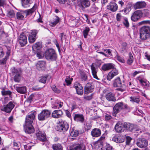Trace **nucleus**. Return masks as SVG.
<instances>
[{
  "label": "nucleus",
  "instance_id": "f257e3e1",
  "mask_svg": "<svg viewBox=\"0 0 150 150\" xmlns=\"http://www.w3.org/2000/svg\"><path fill=\"white\" fill-rule=\"evenodd\" d=\"M140 38L143 40H145L150 38L149 27L144 26L141 28L140 30Z\"/></svg>",
  "mask_w": 150,
  "mask_h": 150
},
{
  "label": "nucleus",
  "instance_id": "f03ea898",
  "mask_svg": "<svg viewBox=\"0 0 150 150\" xmlns=\"http://www.w3.org/2000/svg\"><path fill=\"white\" fill-rule=\"evenodd\" d=\"M125 128L127 131L136 132L137 133H141L142 131L139 129L138 126L136 125L129 123H125Z\"/></svg>",
  "mask_w": 150,
  "mask_h": 150
},
{
  "label": "nucleus",
  "instance_id": "7ed1b4c3",
  "mask_svg": "<svg viewBox=\"0 0 150 150\" xmlns=\"http://www.w3.org/2000/svg\"><path fill=\"white\" fill-rule=\"evenodd\" d=\"M127 108V105H124L122 102H119L116 103L113 108L112 112L113 115L116 117L117 114L121 110Z\"/></svg>",
  "mask_w": 150,
  "mask_h": 150
},
{
  "label": "nucleus",
  "instance_id": "20e7f679",
  "mask_svg": "<svg viewBox=\"0 0 150 150\" xmlns=\"http://www.w3.org/2000/svg\"><path fill=\"white\" fill-rule=\"evenodd\" d=\"M45 57L47 60L53 61L55 60L57 57L55 51L52 49H49L46 51Z\"/></svg>",
  "mask_w": 150,
  "mask_h": 150
},
{
  "label": "nucleus",
  "instance_id": "39448f33",
  "mask_svg": "<svg viewBox=\"0 0 150 150\" xmlns=\"http://www.w3.org/2000/svg\"><path fill=\"white\" fill-rule=\"evenodd\" d=\"M113 86L114 87H120L117 89V90L123 92L126 89V86L124 84H122V81L120 78L118 77L115 79L113 81Z\"/></svg>",
  "mask_w": 150,
  "mask_h": 150
},
{
  "label": "nucleus",
  "instance_id": "423d86ee",
  "mask_svg": "<svg viewBox=\"0 0 150 150\" xmlns=\"http://www.w3.org/2000/svg\"><path fill=\"white\" fill-rule=\"evenodd\" d=\"M51 112L48 110H43L41 112L38 114V118L39 120L42 121L49 118L50 116Z\"/></svg>",
  "mask_w": 150,
  "mask_h": 150
},
{
  "label": "nucleus",
  "instance_id": "0eeeda50",
  "mask_svg": "<svg viewBox=\"0 0 150 150\" xmlns=\"http://www.w3.org/2000/svg\"><path fill=\"white\" fill-rule=\"evenodd\" d=\"M69 128L68 124L65 121L62 120L59 121V124L57 127V130L60 132L65 131Z\"/></svg>",
  "mask_w": 150,
  "mask_h": 150
},
{
  "label": "nucleus",
  "instance_id": "6e6552de",
  "mask_svg": "<svg viewBox=\"0 0 150 150\" xmlns=\"http://www.w3.org/2000/svg\"><path fill=\"white\" fill-rule=\"evenodd\" d=\"M12 72L14 74H15L13 78L14 81L16 82H19L21 79V69L14 68L12 70Z\"/></svg>",
  "mask_w": 150,
  "mask_h": 150
},
{
  "label": "nucleus",
  "instance_id": "1a4fd4ad",
  "mask_svg": "<svg viewBox=\"0 0 150 150\" xmlns=\"http://www.w3.org/2000/svg\"><path fill=\"white\" fill-rule=\"evenodd\" d=\"M15 106V105L12 102H9L8 104L3 106L1 107V110L8 113H10Z\"/></svg>",
  "mask_w": 150,
  "mask_h": 150
},
{
  "label": "nucleus",
  "instance_id": "9d476101",
  "mask_svg": "<svg viewBox=\"0 0 150 150\" xmlns=\"http://www.w3.org/2000/svg\"><path fill=\"white\" fill-rule=\"evenodd\" d=\"M36 114L35 111L29 113L26 116L25 118V125L32 124L33 120L35 117Z\"/></svg>",
  "mask_w": 150,
  "mask_h": 150
},
{
  "label": "nucleus",
  "instance_id": "9b49d317",
  "mask_svg": "<svg viewBox=\"0 0 150 150\" xmlns=\"http://www.w3.org/2000/svg\"><path fill=\"white\" fill-rule=\"evenodd\" d=\"M142 13L140 10H138L135 11L132 13L131 19L134 22L138 21L142 16Z\"/></svg>",
  "mask_w": 150,
  "mask_h": 150
},
{
  "label": "nucleus",
  "instance_id": "f8f14e48",
  "mask_svg": "<svg viewBox=\"0 0 150 150\" xmlns=\"http://www.w3.org/2000/svg\"><path fill=\"white\" fill-rule=\"evenodd\" d=\"M137 145L140 148L146 147L148 145L147 140L144 138H141L137 139L136 143Z\"/></svg>",
  "mask_w": 150,
  "mask_h": 150
},
{
  "label": "nucleus",
  "instance_id": "ddd939ff",
  "mask_svg": "<svg viewBox=\"0 0 150 150\" xmlns=\"http://www.w3.org/2000/svg\"><path fill=\"white\" fill-rule=\"evenodd\" d=\"M77 3L78 6L82 9L89 7L90 4L89 0H78Z\"/></svg>",
  "mask_w": 150,
  "mask_h": 150
},
{
  "label": "nucleus",
  "instance_id": "4468645a",
  "mask_svg": "<svg viewBox=\"0 0 150 150\" xmlns=\"http://www.w3.org/2000/svg\"><path fill=\"white\" fill-rule=\"evenodd\" d=\"M18 41L21 47L25 46L27 43V37L23 33L20 34L18 38Z\"/></svg>",
  "mask_w": 150,
  "mask_h": 150
},
{
  "label": "nucleus",
  "instance_id": "2eb2a0df",
  "mask_svg": "<svg viewBox=\"0 0 150 150\" xmlns=\"http://www.w3.org/2000/svg\"><path fill=\"white\" fill-rule=\"evenodd\" d=\"M85 149V145L83 143H75L71 146V150H84Z\"/></svg>",
  "mask_w": 150,
  "mask_h": 150
},
{
  "label": "nucleus",
  "instance_id": "dca6fc26",
  "mask_svg": "<svg viewBox=\"0 0 150 150\" xmlns=\"http://www.w3.org/2000/svg\"><path fill=\"white\" fill-rule=\"evenodd\" d=\"M125 128V123H122L120 122H118L115 127V129L117 132H123Z\"/></svg>",
  "mask_w": 150,
  "mask_h": 150
},
{
  "label": "nucleus",
  "instance_id": "f3484780",
  "mask_svg": "<svg viewBox=\"0 0 150 150\" xmlns=\"http://www.w3.org/2000/svg\"><path fill=\"white\" fill-rule=\"evenodd\" d=\"M38 32L36 30H34L31 31L28 36V40L30 43H33L36 39V35Z\"/></svg>",
  "mask_w": 150,
  "mask_h": 150
},
{
  "label": "nucleus",
  "instance_id": "a211bd4d",
  "mask_svg": "<svg viewBox=\"0 0 150 150\" xmlns=\"http://www.w3.org/2000/svg\"><path fill=\"white\" fill-rule=\"evenodd\" d=\"M74 87L76 89L77 94L81 95L83 93V88L81 84L76 82L74 85Z\"/></svg>",
  "mask_w": 150,
  "mask_h": 150
},
{
  "label": "nucleus",
  "instance_id": "6ab92c4d",
  "mask_svg": "<svg viewBox=\"0 0 150 150\" xmlns=\"http://www.w3.org/2000/svg\"><path fill=\"white\" fill-rule=\"evenodd\" d=\"M74 87L76 89L77 94L81 95L83 93V88L81 84L76 82L74 85Z\"/></svg>",
  "mask_w": 150,
  "mask_h": 150
},
{
  "label": "nucleus",
  "instance_id": "aec40b11",
  "mask_svg": "<svg viewBox=\"0 0 150 150\" xmlns=\"http://www.w3.org/2000/svg\"><path fill=\"white\" fill-rule=\"evenodd\" d=\"M14 88L18 93L21 94L25 93L27 91L26 87L25 86L20 87L18 84L14 85Z\"/></svg>",
  "mask_w": 150,
  "mask_h": 150
},
{
  "label": "nucleus",
  "instance_id": "412c9836",
  "mask_svg": "<svg viewBox=\"0 0 150 150\" xmlns=\"http://www.w3.org/2000/svg\"><path fill=\"white\" fill-rule=\"evenodd\" d=\"M118 74V70L116 69H113L108 74L107 79L109 81H110L115 76L117 75Z\"/></svg>",
  "mask_w": 150,
  "mask_h": 150
},
{
  "label": "nucleus",
  "instance_id": "4be33fe9",
  "mask_svg": "<svg viewBox=\"0 0 150 150\" xmlns=\"http://www.w3.org/2000/svg\"><path fill=\"white\" fill-rule=\"evenodd\" d=\"M36 135L38 139L42 142L45 141L47 140L45 134L43 132L39 131L36 133Z\"/></svg>",
  "mask_w": 150,
  "mask_h": 150
},
{
  "label": "nucleus",
  "instance_id": "5701e85b",
  "mask_svg": "<svg viewBox=\"0 0 150 150\" xmlns=\"http://www.w3.org/2000/svg\"><path fill=\"white\" fill-rule=\"evenodd\" d=\"M24 127L25 131L26 133L31 134L34 132V129L32 124L25 125Z\"/></svg>",
  "mask_w": 150,
  "mask_h": 150
},
{
  "label": "nucleus",
  "instance_id": "b1692460",
  "mask_svg": "<svg viewBox=\"0 0 150 150\" xmlns=\"http://www.w3.org/2000/svg\"><path fill=\"white\" fill-rule=\"evenodd\" d=\"M94 87L91 83H88L86 85L84 88L85 93L88 94L89 93L92 92L93 90Z\"/></svg>",
  "mask_w": 150,
  "mask_h": 150
},
{
  "label": "nucleus",
  "instance_id": "393cba45",
  "mask_svg": "<svg viewBox=\"0 0 150 150\" xmlns=\"http://www.w3.org/2000/svg\"><path fill=\"white\" fill-rule=\"evenodd\" d=\"M107 7L108 9L112 12H115L117 10L118 6L116 4L111 2L107 5Z\"/></svg>",
  "mask_w": 150,
  "mask_h": 150
},
{
  "label": "nucleus",
  "instance_id": "a878e982",
  "mask_svg": "<svg viewBox=\"0 0 150 150\" xmlns=\"http://www.w3.org/2000/svg\"><path fill=\"white\" fill-rule=\"evenodd\" d=\"M74 119L75 121L77 122H83L84 119L83 116L82 114H75L74 116Z\"/></svg>",
  "mask_w": 150,
  "mask_h": 150
},
{
  "label": "nucleus",
  "instance_id": "bb28decb",
  "mask_svg": "<svg viewBox=\"0 0 150 150\" xmlns=\"http://www.w3.org/2000/svg\"><path fill=\"white\" fill-rule=\"evenodd\" d=\"M91 70L92 73L93 78L96 79H99L97 75V73L98 71V68H96L94 65L93 63L91 65Z\"/></svg>",
  "mask_w": 150,
  "mask_h": 150
},
{
  "label": "nucleus",
  "instance_id": "cd10ccee",
  "mask_svg": "<svg viewBox=\"0 0 150 150\" xmlns=\"http://www.w3.org/2000/svg\"><path fill=\"white\" fill-rule=\"evenodd\" d=\"M146 4L144 1H140L136 3L134 5V8L135 9H140L144 8L146 6Z\"/></svg>",
  "mask_w": 150,
  "mask_h": 150
},
{
  "label": "nucleus",
  "instance_id": "c85d7f7f",
  "mask_svg": "<svg viewBox=\"0 0 150 150\" xmlns=\"http://www.w3.org/2000/svg\"><path fill=\"white\" fill-rule=\"evenodd\" d=\"M114 66V64L111 63L105 64L102 66V69L104 71H107L113 69Z\"/></svg>",
  "mask_w": 150,
  "mask_h": 150
},
{
  "label": "nucleus",
  "instance_id": "c756f323",
  "mask_svg": "<svg viewBox=\"0 0 150 150\" xmlns=\"http://www.w3.org/2000/svg\"><path fill=\"white\" fill-rule=\"evenodd\" d=\"M62 114V111L60 110H55L52 113V116L54 118H59L61 116Z\"/></svg>",
  "mask_w": 150,
  "mask_h": 150
},
{
  "label": "nucleus",
  "instance_id": "7c9ffc66",
  "mask_svg": "<svg viewBox=\"0 0 150 150\" xmlns=\"http://www.w3.org/2000/svg\"><path fill=\"white\" fill-rule=\"evenodd\" d=\"M37 7V4H35L31 8L24 11L25 14V17L28 16L32 14V13L36 10Z\"/></svg>",
  "mask_w": 150,
  "mask_h": 150
},
{
  "label": "nucleus",
  "instance_id": "2f4dec72",
  "mask_svg": "<svg viewBox=\"0 0 150 150\" xmlns=\"http://www.w3.org/2000/svg\"><path fill=\"white\" fill-rule=\"evenodd\" d=\"M45 65L46 63L44 61L38 62L36 65L37 68L40 71L44 70L45 69Z\"/></svg>",
  "mask_w": 150,
  "mask_h": 150
},
{
  "label": "nucleus",
  "instance_id": "473e14b6",
  "mask_svg": "<svg viewBox=\"0 0 150 150\" xmlns=\"http://www.w3.org/2000/svg\"><path fill=\"white\" fill-rule=\"evenodd\" d=\"M91 135L94 137H98L101 134V131L99 129L95 128L93 129L91 132Z\"/></svg>",
  "mask_w": 150,
  "mask_h": 150
},
{
  "label": "nucleus",
  "instance_id": "72a5a7b5",
  "mask_svg": "<svg viewBox=\"0 0 150 150\" xmlns=\"http://www.w3.org/2000/svg\"><path fill=\"white\" fill-rule=\"evenodd\" d=\"M115 96V94L114 93L110 92L107 94L105 97L108 100L115 101L116 100V99Z\"/></svg>",
  "mask_w": 150,
  "mask_h": 150
},
{
  "label": "nucleus",
  "instance_id": "f704fd0d",
  "mask_svg": "<svg viewBox=\"0 0 150 150\" xmlns=\"http://www.w3.org/2000/svg\"><path fill=\"white\" fill-rule=\"evenodd\" d=\"M63 105V103L59 100H56L52 105V108L54 109H59L62 108Z\"/></svg>",
  "mask_w": 150,
  "mask_h": 150
},
{
  "label": "nucleus",
  "instance_id": "c9c22d12",
  "mask_svg": "<svg viewBox=\"0 0 150 150\" xmlns=\"http://www.w3.org/2000/svg\"><path fill=\"white\" fill-rule=\"evenodd\" d=\"M22 6L24 8H27L30 6L31 4V0H21Z\"/></svg>",
  "mask_w": 150,
  "mask_h": 150
},
{
  "label": "nucleus",
  "instance_id": "e433bc0d",
  "mask_svg": "<svg viewBox=\"0 0 150 150\" xmlns=\"http://www.w3.org/2000/svg\"><path fill=\"white\" fill-rule=\"evenodd\" d=\"M16 16L18 19H23L25 16V14L24 11L18 12L16 13Z\"/></svg>",
  "mask_w": 150,
  "mask_h": 150
},
{
  "label": "nucleus",
  "instance_id": "4c0bfd02",
  "mask_svg": "<svg viewBox=\"0 0 150 150\" xmlns=\"http://www.w3.org/2000/svg\"><path fill=\"white\" fill-rule=\"evenodd\" d=\"M42 47V44L40 42H37L33 45L32 46L33 50L34 52H35L36 50H38L40 49Z\"/></svg>",
  "mask_w": 150,
  "mask_h": 150
},
{
  "label": "nucleus",
  "instance_id": "58836bf2",
  "mask_svg": "<svg viewBox=\"0 0 150 150\" xmlns=\"http://www.w3.org/2000/svg\"><path fill=\"white\" fill-rule=\"evenodd\" d=\"M79 133V131L77 130H75L72 129L70 130V135L71 137H76L78 136Z\"/></svg>",
  "mask_w": 150,
  "mask_h": 150
},
{
  "label": "nucleus",
  "instance_id": "ea45409f",
  "mask_svg": "<svg viewBox=\"0 0 150 150\" xmlns=\"http://www.w3.org/2000/svg\"><path fill=\"white\" fill-rule=\"evenodd\" d=\"M59 18L57 16H56L54 18H53V21H51L50 22V24L52 26H54L59 23Z\"/></svg>",
  "mask_w": 150,
  "mask_h": 150
},
{
  "label": "nucleus",
  "instance_id": "a19ab883",
  "mask_svg": "<svg viewBox=\"0 0 150 150\" xmlns=\"http://www.w3.org/2000/svg\"><path fill=\"white\" fill-rule=\"evenodd\" d=\"M52 148L53 150H62V147L59 144H53Z\"/></svg>",
  "mask_w": 150,
  "mask_h": 150
},
{
  "label": "nucleus",
  "instance_id": "79ce46f5",
  "mask_svg": "<svg viewBox=\"0 0 150 150\" xmlns=\"http://www.w3.org/2000/svg\"><path fill=\"white\" fill-rule=\"evenodd\" d=\"M125 17L122 16V14L119 13L116 14V19L118 22H122Z\"/></svg>",
  "mask_w": 150,
  "mask_h": 150
},
{
  "label": "nucleus",
  "instance_id": "37998d69",
  "mask_svg": "<svg viewBox=\"0 0 150 150\" xmlns=\"http://www.w3.org/2000/svg\"><path fill=\"white\" fill-rule=\"evenodd\" d=\"M128 49L127 43L126 42H123L122 44L121 52L123 53L126 52Z\"/></svg>",
  "mask_w": 150,
  "mask_h": 150
},
{
  "label": "nucleus",
  "instance_id": "c03bdc74",
  "mask_svg": "<svg viewBox=\"0 0 150 150\" xmlns=\"http://www.w3.org/2000/svg\"><path fill=\"white\" fill-rule=\"evenodd\" d=\"M132 5L130 4H128L124 10V12L126 14L128 13L131 9Z\"/></svg>",
  "mask_w": 150,
  "mask_h": 150
},
{
  "label": "nucleus",
  "instance_id": "a18cd8bd",
  "mask_svg": "<svg viewBox=\"0 0 150 150\" xmlns=\"http://www.w3.org/2000/svg\"><path fill=\"white\" fill-rule=\"evenodd\" d=\"M130 101L133 102H136L137 103H139L140 101L139 98L137 97H130Z\"/></svg>",
  "mask_w": 150,
  "mask_h": 150
},
{
  "label": "nucleus",
  "instance_id": "49530a36",
  "mask_svg": "<svg viewBox=\"0 0 150 150\" xmlns=\"http://www.w3.org/2000/svg\"><path fill=\"white\" fill-rule=\"evenodd\" d=\"M122 22L124 25L126 27L128 28L129 27V24L128 20V19L127 17H125Z\"/></svg>",
  "mask_w": 150,
  "mask_h": 150
},
{
  "label": "nucleus",
  "instance_id": "de8ad7c7",
  "mask_svg": "<svg viewBox=\"0 0 150 150\" xmlns=\"http://www.w3.org/2000/svg\"><path fill=\"white\" fill-rule=\"evenodd\" d=\"M133 61V58L131 53H129V59L127 61V63L129 65H131Z\"/></svg>",
  "mask_w": 150,
  "mask_h": 150
},
{
  "label": "nucleus",
  "instance_id": "09e8293b",
  "mask_svg": "<svg viewBox=\"0 0 150 150\" xmlns=\"http://www.w3.org/2000/svg\"><path fill=\"white\" fill-rule=\"evenodd\" d=\"M1 93L3 96H10L11 95V92L9 90L6 91L3 89L1 91Z\"/></svg>",
  "mask_w": 150,
  "mask_h": 150
},
{
  "label": "nucleus",
  "instance_id": "8fccbe9b",
  "mask_svg": "<svg viewBox=\"0 0 150 150\" xmlns=\"http://www.w3.org/2000/svg\"><path fill=\"white\" fill-rule=\"evenodd\" d=\"M90 31V28L89 27H86L85 29L83 31V33L84 37L85 38H87V36Z\"/></svg>",
  "mask_w": 150,
  "mask_h": 150
},
{
  "label": "nucleus",
  "instance_id": "3c124183",
  "mask_svg": "<svg viewBox=\"0 0 150 150\" xmlns=\"http://www.w3.org/2000/svg\"><path fill=\"white\" fill-rule=\"evenodd\" d=\"M112 140L117 143H121L122 142L120 138L117 136H115L112 139Z\"/></svg>",
  "mask_w": 150,
  "mask_h": 150
},
{
  "label": "nucleus",
  "instance_id": "603ef678",
  "mask_svg": "<svg viewBox=\"0 0 150 150\" xmlns=\"http://www.w3.org/2000/svg\"><path fill=\"white\" fill-rule=\"evenodd\" d=\"M115 58L116 59H117V60L120 62L123 63L125 62V61L124 59L122 57L119 56L117 54L116 55L115 57Z\"/></svg>",
  "mask_w": 150,
  "mask_h": 150
},
{
  "label": "nucleus",
  "instance_id": "864d4df0",
  "mask_svg": "<svg viewBox=\"0 0 150 150\" xmlns=\"http://www.w3.org/2000/svg\"><path fill=\"white\" fill-rule=\"evenodd\" d=\"M15 14L13 10L8 11L7 13V16L10 18H13L15 17Z\"/></svg>",
  "mask_w": 150,
  "mask_h": 150
},
{
  "label": "nucleus",
  "instance_id": "5fc2aeb1",
  "mask_svg": "<svg viewBox=\"0 0 150 150\" xmlns=\"http://www.w3.org/2000/svg\"><path fill=\"white\" fill-rule=\"evenodd\" d=\"M140 81L142 84L144 86H149V83L148 81H144L142 80H141Z\"/></svg>",
  "mask_w": 150,
  "mask_h": 150
},
{
  "label": "nucleus",
  "instance_id": "6e6d98bb",
  "mask_svg": "<svg viewBox=\"0 0 150 150\" xmlns=\"http://www.w3.org/2000/svg\"><path fill=\"white\" fill-rule=\"evenodd\" d=\"M73 80V79L70 78L69 77H67L66 79H65V81L67 85H69L71 84V81Z\"/></svg>",
  "mask_w": 150,
  "mask_h": 150
},
{
  "label": "nucleus",
  "instance_id": "4d7b16f0",
  "mask_svg": "<svg viewBox=\"0 0 150 150\" xmlns=\"http://www.w3.org/2000/svg\"><path fill=\"white\" fill-rule=\"evenodd\" d=\"M47 76H42L40 77L39 81L40 82L43 83H45L46 81Z\"/></svg>",
  "mask_w": 150,
  "mask_h": 150
},
{
  "label": "nucleus",
  "instance_id": "13d9d810",
  "mask_svg": "<svg viewBox=\"0 0 150 150\" xmlns=\"http://www.w3.org/2000/svg\"><path fill=\"white\" fill-rule=\"evenodd\" d=\"M91 127V124L89 123H87L85 125L84 127L86 129L88 130L90 129Z\"/></svg>",
  "mask_w": 150,
  "mask_h": 150
},
{
  "label": "nucleus",
  "instance_id": "bf43d9fd",
  "mask_svg": "<svg viewBox=\"0 0 150 150\" xmlns=\"http://www.w3.org/2000/svg\"><path fill=\"white\" fill-rule=\"evenodd\" d=\"M81 77L82 80L84 81H86L87 78V76L84 73H82L81 74Z\"/></svg>",
  "mask_w": 150,
  "mask_h": 150
},
{
  "label": "nucleus",
  "instance_id": "052dcab7",
  "mask_svg": "<svg viewBox=\"0 0 150 150\" xmlns=\"http://www.w3.org/2000/svg\"><path fill=\"white\" fill-rule=\"evenodd\" d=\"M105 147L106 150H112V147L108 144H106Z\"/></svg>",
  "mask_w": 150,
  "mask_h": 150
},
{
  "label": "nucleus",
  "instance_id": "680f3d73",
  "mask_svg": "<svg viewBox=\"0 0 150 150\" xmlns=\"http://www.w3.org/2000/svg\"><path fill=\"white\" fill-rule=\"evenodd\" d=\"M52 90L55 92L57 93H59L60 92V90L57 88L56 86L52 87Z\"/></svg>",
  "mask_w": 150,
  "mask_h": 150
},
{
  "label": "nucleus",
  "instance_id": "e2e57ef3",
  "mask_svg": "<svg viewBox=\"0 0 150 150\" xmlns=\"http://www.w3.org/2000/svg\"><path fill=\"white\" fill-rule=\"evenodd\" d=\"M111 116L109 115L106 114L105 116V120L106 121H108L111 119Z\"/></svg>",
  "mask_w": 150,
  "mask_h": 150
},
{
  "label": "nucleus",
  "instance_id": "0e129e2a",
  "mask_svg": "<svg viewBox=\"0 0 150 150\" xmlns=\"http://www.w3.org/2000/svg\"><path fill=\"white\" fill-rule=\"evenodd\" d=\"M132 139V138L129 136L126 137V143L127 144H129L130 141Z\"/></svg>",
  "mask_w": 150,
  "mask_h": 150
},
{
  "label": "nucleus",
  "instance_id": "69168bd1",
  "mask_svg": "<svg viewBox=\"0 0 150 150\" xmlns=\"http://www.w3.org/2000/svg\"><path fill=\"white\" fill-rule=\"evenodd\" d=\"M93 94H91V95L90 96H85L84 97V98L87 100H90L92 98V96L93 95Z\"/></svg>",
  "mask_w": 150,
  "mask_h": 150
},
{
  "label": "nucleus",
  "instance_id": "338daca9",
  "mask_svg": "<svg viewBox=\"0 0 150 150\" xmlns=\"http://www.w3.org/2000/svg\"><path fill=\"white\" fill-rule=\"evenodd\" d=\"M150 13V11L147 9H144L143 11V13L146 16H148Z\"/></svg>",
  "mask_w": 150,
  "mask_h": 150
},
{
  "label": "nucleus",
  "instance_id": "774afa93",
  "mask_svg": "<svg viewBox=\"0 0 150 150\" xmlns=\"http://www.w3.org/2000/svg\"><path fill=\"white\" fill-rule=\"evenodd\" d=\"M103 51L105 52L106 53H108L109 55H112L111 53V50L110 49H104L103 50Z\"/></svg>",
  "mask_w": 150,
  "mask_h": 150
}]
</instances>
